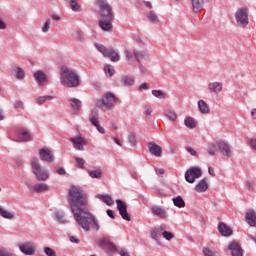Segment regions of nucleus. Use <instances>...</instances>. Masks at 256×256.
Segmentation results:
<instances>
[{"mask_svg": "<svg viewBox=\"0 0 256 256\" xmlns=\"http://www.w3.org/2000/svg\"><path fill=\"white\" fill-rule=\"evenodd\" d=\"M13 73H15V77L16 79H23L25 77V70H23V68L21 67H14L13 68Z\"/></svg>", "mask_w": 256, "mask_h": 256, "instance_id": "c9c22d12", "label": "nucleus"}, {"mask_svg": "<svg viewBox=\"0 0 256 256\" xmlns=\"http://www.w3.org/2000/svg\"><path fill=\"white\" fill-rule=\"evenodd\" d=\"M152 95L157 99H165L166 95L163 90H152Z\"/></svg>", "mask_w": 256, "mask_h": 256, "instance_id": "a18cd8bd", "label": "nucleus"}, {"mask_svg": "<svg viewBox=\"0 0 256 256\" xmlns=\"http://www.w3.org/2000/svg\"><path fill=\"white\" fill-rule=\"evenodd\" d=\"M147 17L151 23H159V16H157V13H155V11H149L147 13Z\"/></svg>", "mask_w": 256, "mask_h": 256, "instance_id": "58836bf2", "label": "nucleus"}, {"mask_svg": "<svg viewBox=\"0 0 256 256\" xmlns=\"http://www.w3.org/2000/svg\"><path fill=\"white\" fill-rule=\"evenodd\" d=\"M16 135L17 139L20 141H29V139H31V133L25 128L18 129Z\"/></svg>", "mask_w": 256, "mask_h": 256, "instance_id": "4be33fe9", "label": "nucleus"}, {"mask_svg": "<svg viewBox=\"0 0 256 256\" xmlns=\"http://www.w3.org/2000/svg\"><path fill=\"white\" fill-rule=\"evenodd\" d=\"M128 141L131 143L132 147H135L137 145V137H135L134 133H130L128 135Z\"/></svg>", "mask_w": 256, "mask_h": 256, "instance_id": "603ef678", "label": "nucleus"}, {"mask_svg": "<svg viewBox=\"0 0 256 256\" xmlns=\"http://www.w3.org/2000/svg\"><path fill=\"white\" fill-rule=\"evenodd\" d=\"M251 116L253 117V119H256V108H254V109L251 111Z\"/></svg>", "mask_w": 256, "mask_h": 256, "instance_id": "774afa93", "label": "nucleus"}, {"mask_svg": "<svg viewBox=\"0 0 256 256\" xmlns=\"http://www.w3.org/2000/svg\"><path fill=\"white\" fill-rule=\"evenodd\" d=\"M184 125L188 129H195V127L197 126V124L195 123V119H193L192 117L185 118Z\"/></svg>", "mask_w": 256, "mask_h": 256, "instance_id": "4c0bfd02", "label": "nucleus"}, {"mask_svg": "<svg viewBox=\"0 0 256 256\" xmlns=\"http://www.w3.org/2000/svg\"><path fill=\"white\" fill-rule=\"evenodd\" d=\"M201 168L199 167H191L185 172V180L187 183H195V179H199L202 175Z\"/></svg>", "mask_w": 256, "mask_h": 256, "instance_id": "6e6552de", "label": "nucleus"}, {"mask_svg": "<svg viewBox=\"0 0 256 256\" xmlns=\"http://www.w3.org/2000/svg\"><path fill=\"white\" fill-rule=\"evenodd\" d=\"M60 82L64 87H79V76L73 69L62 66L60 69Z\"/></svg>", "mask_w": 256, "mask_h": 256, "instance_id": "7ed1b4c3", "label": "nucleus"}, {"mask_svg": "<svg viewBox=\"0 0 256 256\" xmlns=\"http://www.w3.org/2000/svg\"><path fill=\"white\" fill-rule=\"evenodd\" d=\"M30 191H32V193H43V191H49V185L38 183L30 187Z\"/></svg>", "mask_w": 256, "mask_h": 256, "instance_id": "a878e982", "label": "nucleus"}, {"mask_svg": "<svg viewBox=\"0 0 256 256\" xmlns=\"http://www.w3.org/2000/svg\"><path fill=\"white\" fill-rule=\"evenodd\" d=\"M209 189V179L204 178L195 186L196 193H205Z\"/></svg>", "mask_w": 256, "mask_h": 256, "instance_id": "aec40b11", "label": "nucleus"}, {"mask_svg": "<svg viewBox=\"0 0 256 256\" xmlns=\"http://www.w3.org/2000/svg\"><path fill=\"white\" fill-rule=\"evenodd\" d=\"M99 199H101L108 206L113 205V198H111L109 195H100Z\"/></svg>", "mask_w": 256, "mask_h": 256, "instance_id": "79ce46f5", "label": "nucleus"}, {"mask_svg": "<svg viewBox=\"0 0 256 256\" xmlns=\"http://www.w3.org/2000/svg\"><path fill=\"white\" fill-rule=\"evenodd\" d=\"M90 123H92V125L96 127L99 133H105V128L99 125V111L97 109L92 110L91 116H90Z\"/></svg>", "mask_w": 256, "mask_h": 256, "instance_id": "ddd939ff", "label": "nucleus"}, {"mask_svg": "<svg viewBox=\"0 0 256 256\" xmlns=\"http://www.w3.org/2000/svg\"><path fill=\"white\" fill-rule=\"evenodd\" d=\"M116 204L122 219H124V221H131V216H129V212H127V204L122 200H116Z\"/></svg>", "mask_w": 256, "mask_h": 256, "instance_id": "1a4fd4ad", "label": "nucleus"}, {"mask_svg": "<svg viewBox=\"0 0 256 256\" xmlns=\"http://www.w3.org/2000/svg\"><path fill=\"white\" fill-rule=\"evenodd\" d=\"M203 255L204 256H219V254L207 247L203 248Z\"/></svg>", "mask_w": 256, "mask_h": 256, "instance_id": "de8ad7c7", "label": "nucleus"}, {"mask_svg": "<svg viewBox=\"0 0 256 256\" xmlns=\"http://www.w3.org/2000/svg\"><path fill=\"white\" fill-rule=\"evenodd\" d=\"M190 3L194 13H200L205 7V0H190Z\"/></svg>", "mask_w": 256, "mask_h": 256, "instance_id": "b1692460", "label": "nucleus"}, {"mask_svg": "<svg viewBox=\"0 0 256 256\" xmlns=\"http://www.w3.org/2000/svg\"><path fill=\"white\" fill-rule=\"evenodd\" d=\"M0 215L4 219H15V214L0 206Z\"/></svg>", "mask_w": 256, "mask_h": 256, "instance_id": "473e14b6", "label": "nucleus"}, {"mask_svg": "<svg viewBox=\"0 0 256 256\" xmlns=\"http://www.w3.org/2000/svg\"><path fill=\"white\" fill-rule=\"evenodd\" d=\"M163 231H167V224H160L159 226L153 227L150 235L154 241H159V237L163 235Z\"/></svg>", "mask_w": 256, "mask_h": 256, "instance_id": "4468645a", "label": "nucleus"}, {"mask_svg": "<svg viewBox=\"0 0 256 256\" xmlns=\"http://www.w3.org/2000/svg\"><path fill=\"white\" fill-rule=\"evenodd\" d=\"M56 173H58V175H65L67 172L65 171V168H58Z\"/></svg>", "mask_w": 256, "mask_h": 256, "instance_id": "052dcab7", "label": "nucleus"}, {"mask_svg": "<svg viewBox=\"0 0 256 256\" xmlns=\"http://www.w3.org/2000/svg\"><path fill=\"white\" fill-rule=\"evenodd\" d=\"M218 231L222 237H231L233 235V230L223 222L218 224Z\"/></svg>", "mask_w": 256, "mask_h": 256, "instance_id": "6ab92c4d", "label": "nucleus"}, {"mask_svg": "<svg viewBox=\"0 0 256 256\" xmlns=\"http://www.w3.org/2000/svg\"><path fill=\"white\" fill-rule=\"evenodd\" d=\"M104 72L107 77H113V74L115 73V69L111 68L110 65H106L104 67Z\"/></svg>", "mask_w": 256, "mask_h": 256, "instance_id": "09e8293b", "label": "nucleus"}, {"mask_svg": "<svg viewBox=\"0 0 256 256\" xmlns=\"http://www.w3.org/2000/svg\"><path fill=\"white\" fill-rule=\"evenodd\" d=\"M113 141H114V143H116V145H119L120 147L123 146V144L121 143V141L118 138L114 137Z\"/></svg>", "mask_w": 256, "mask_h": 256, "instance_id": "69168bd1", "label": "nucleus"}, {"mask_svg": "<svg viewBox=\"0 0 256 256\" xmlns=\"http://www.w3.org/2000/svg\"><path fill=\"white\" fill-rule=\"evenodd\" d=\"M19 249L21 253L24 255H34L35 254V248L33 247L32 242H25L19 246Z\"/></svg>", "mask_w": 256, "mask_h": 256, "instance_id": "a211bd4d", "label": "nucleus"}, {"mask_svg": "<svg viewBox=\"0 0 256 256\" xmlns=\"http://www.w3.org/2000/svg\"><path fill=\"white\" fill-rule=\"evenodd\" d=\"M208 90L210 93H215V95H218V93L223 91V84L221 82H210L208 84Z\"/></svg>", "mask_w": 256, "mask_h": 256, "instance_id": "412c9836", "label": "nucleus"}, {"mask_svg": "<svg viewBox=\"0 0 256 256\" xmlns=\"http://www.w3.org/2000/svg\"><path fill=\"white\" fill-rule=\"evenodd\" d=\"M198 109L203 115H209L211 113V108H209V104H207V102H205L204 100L198 101Z\"/></svg>", "mask_w": 256, "mask_h": 256, "instance_id": "bb28decb", "label": "nucleus"}, {"mask_svg": "<svg viewBox=\"0 0 256 256\" xmlns=\"http://www.w3.org/2000/svg\"><path fill=\"white\" fill-rule=\"evenodd\" d=\"M53 99V96H49V95H46V96H40L36 99V103L38 105H43L45 103V101H49Z\"/></svg>", "mask_w": 256, "mask_h": 256, "instance_id": "c03bdc74", "label": "nucleus"}, {"mask_svg": "<svg viewBox=\"0 0 256 256\" xmlns=\"http://www.w3.org/2000/svg\"><path fill=\"white\" fill-rule=\"evenodd\" d=\"M49 29H51V19H47L42 27L43 33H49Z\"/></svg>", "mask_w": 256, "mask_h": 256, "instance_id": "8fccbe9b", "label": "nucleus"}, {"mask_svg": "<svg viewBox=\"0 0 256 256\" xmlns=\"http://www.w3.org/2000/svg\"><path fill=\"white\" fill-rule=\"evenodd\" d=\"M134 57L140 63L143 59H149V55L143 51L134 50Z\"/></svg>", "mask_w": 256, "mask_h": 256, "instance_id": "2f4dec72", "label": "nucleus"}, {"mask_svg": "<svg viewBox=\"0 0 256 256\" xmlns=\"http://www.w3.org/2000/svg\"><path fill=\"white\" fill-rule=\"evenodd\" d=\"M118 99L115 96V94L108 92L106 93V95L102 98V101L97 103V107H99L100 109H113L115 103H117Z\"/></svg>", "mask_w": 256, "mask_h": 256, "instance_id": "0eeeda50", "label": "nucleus"}, {"mask_svg": "<svg viewBox=\"0 0 256 256\" xmlns=\"http://www.w3.org/2000/svg\"><path fill=\"white\" fill-rule=\"evenodd\" d=\"M173 204L175 207H178L179 209H183L185 207V200L181 196H177L172 199Z\"/></svg>", "mask_w": 256, "mask_h": 256, "instance_id": "f704fd0d", "label": "nucleus"}, {"mask_svg": "<svg viewBox=\"0 0 256 256\" xmlns=\"http://www.w3.org/2000/svg\"><path fill=\"white\" fill-rule=\"evenodd\" d=\"M74 149L77 151H85V145H87V141L82 136H76L70 139Z\"/></svg>", "mask_w": 256, "mask_h": 256, "instance_id": "9b49d317", "label": "nucleus"}, {"mask_svg": "<svg viewBox=\"0 0 256 256\" xmlns=\"http://www.w3.org/2000/svg\"><path fill=\"white\" fill-rule=\"evenodd\" d=\"M53 217L55 221H57L58 223H61L62 225H65V223H67V219H65V213L61 211L54 212Z\"/></svg>", "mask_w": 256, "mask_h": 256, "instance_id": "c756f323", "label": "nucleus"}, {"mask_svg": "<svg viewBox=\"0 0 256 256\" xmlns=\"http://www.w3.org/2000/svg\"><path fill=\"white\" fill-rule=\"evenodd\" d=\"M107 215L111 219H115V212H113V210H107Z\"/></svg>", "mask_w": 256, "mask_h": 256, "instance_id": "e2e57ef3", "label": "nucleus"}, {"mask_svg": "<svg viewBox=\"0 0 256 256\" xmlns=\"http://www.w3.org/2000/svg\"><path fill=\"white\" fill-rule=\"evenodd\" d=\"M245 187L248 189V191H253V184H251L249 181L246 182Z\"/></svg>", "mask_w": 256, "mask_h": 256, "instance_id": "680f3d73", "label": "nucleus"}, {"mask_svg": "<svg viewBox=\"0 0 256 256\" xmlns=\"http://www.w3.org/2000/svg\"><path fill=\"white\" fill-rule=\"evenodd\" d=\"M69 3L72 11H74L75 13H79V11H81V5L77 3V0H71Z\"/></svg>", "mask_w": 256, "mask_h": 256, "instance_id": "a19ab883", "label": "nucleus"}, {"mask_svg": "<svg viewBox=\"0 0 256 256\" xmlns=\"http://www.w3.org/2000/svg\"><path fill=\"white\" fill-rule=\"evenodd\" d=\"M151 213L155 217H159V219H163V220H166L169 217V215L167 214V210H165L163 206H157V205L152 206Z\"/></svg>", "mask_w": 256, "mask_h": 256, "instance_id": "f8f14e48", "label": "nucleus"}, {"mask_svg": "<svg viewBox=\"0 0 256 256\" xmlns=\"http://www.w3.org/2000/svg\"><path fill=\"white\" fill-rule=\"evenodd\" d=\"M217 149H219V146H217V141H216L208 146L207 148L208 155H210L211 157H215L217 153Z\"/></svg>", "mask_w": 256, "mask_h": 256, "instance_id": "72a5a7b5", "label": "nucleus"}, {"mask_svg": "<svg viewBox=\"0 0 256 256\" xmlns=\"http://www.w3.org/2000/svg\"><path fill=\"white\" fill-rule=\"evenodd\" d=\"M216 145L224 157H231V145H229V143L225 140H217Z\"/></svg>", "mask_w": 256, "mask_h": 256, "instance_id": "9d476101", "label": "nucleus"}, {"mask_svg": "<svg viewBox=\"0 0 256 256\" xmlns=\"http://www.w3.org/2000/svg\"><path fill=\"white\" fill-rule=\"evenodd\" d=\"M228 249L231 251L232 256H243V249L241 248V245L235 241H232L228 245Z\"/></svg>", "mask_w": 256, "mask_h": 256, "instance_id": "dca6fc26", "label": "nucleus"}, {"mask_svg": "<svg viewBox=\"0 0 256 256\" xmlns=\"http://www.w3.org/2000/svg\"><path fill=\"white\" fill-rule=\"evenodd\" d=\"M147 89H149V84L147 82L139 86V91H147Z\"/></svg>", "mask_w": 256, "mask_h": 256, "instance_id": "13d9d810", "label": "nucleus"}, {"mask_svg": "<svg viewBox=\"0 0 256 256\" xmlns=\"http://www.w3.org/2000/svg\"><path fill=\"white\" fill-rule=\"evenodd\" d=\"M152 113H153V110L151 109V107L149 106L144 107V114L146 115V117L151 116Z\"/></svg>", "mask_w": 256, "mask_h": 256, "instance_id": "6e6d98bb", "label": "nucleus"}, {"mask_svg": "<svg viewBox=\"0 0 256 256\" xmlns=\"http://www.w3.org/2000/svg\"><path fill=\"white\" fill-rule=\"evenodd\" d=\"M100 247H102V249H106L109 253H117V247L106 239H102L100 241Z\"/></svg>", "mask_w": 256, "mask_h": 256, "instance_id": "393cba45", "label": "nucleus"}, {"mask_svg": "<svg viewBox=\"0 0 256 256\" xmlns=\"http://www.w3.org/2000/svg\"><path fill=\"white\" fill-rule=\"evenodd\" d=\"M148 149L154 157H161L163 155V148L155 142L148 143Z\"/></svg>", "mask_w": 256, "mask_h": 256, "instance_id": "f3484780", "label": "nucleus"}, {"mask_svg": "<svg viewBox=\"0 0 256 256\" xmlns=\"http://www.w3.org/2000/svg\"><path fill=\"white\" fill-rule=\"evenodd\" d=\"M235 20L239 27H247L249 25V7L243 6L235 12Z\"/></svg>", "mask_w": 256, "mask_h": 256, "instance_id": "20e7f679", "label": "nucleus"}, {"mask_svg": "<svg viewBox=\"0 0 256 256\" xmlns=\"http://www.w3.org/2000/svg\"><path fill=\"white\" fill-rule=\"evenodd\" d=\"M31 165L33 173L38 181H47V179H49V173L47 172V170L41 168V164L37 162V160L33 158L31 160Z\"/></svg>", "mask_w": 256, "mask_h": 256, "instance_id": "39448f33", "label": "nucleus"}, {"mask_svg": "<svg viewBox=\"0 0 256 256\" xmlns=\"http://www.w3.org/2000/svg\"><path fill=\"white\" fill-rule=\"evenodd\" d=\"M44 253L47 256H57V252H55L51 247H44Z\"/></svg>", "mask_w": 256, "mask_h": 256, "instance_id": "3c124183", "label": "nucleus"}, {"mask_svg": "<svg viewBox=\"0 0 256 256\" xmlns=\"http://www.w3.org/2000/svg\"><path fill=\"white\" fill-rule=\"evenodd\" d=\"M125 57H126V61H128V63H132L133 60L135 59V53L133 50L126 48L124 51Z\"/></svg>", "mask_w": 256, "mask_h": 256, "instance_id": "e433bc0d", "label": "nucleus"}, {"mask_svg": "<svg viewBox=\"0 0 256 256\" xmlns=\"http://www.w3.org/2000/svg\"><path fill=\"white\" fill-rule=\"evenodd\" d=\"M51 17H52L53 21H61V17L57 14H52Z\"/></svg>", "mask_w": 256, "mask_h": 256, "instance_id": "0e129e2a", "label": "nucleus"}, {"mask_svg": "<svg viewBox=\"0 0 256 256\" xmlns=\"http://www.w3.org/2000/svg\"><path fill=\"white\" fill-rule=\"evenodd\" d=\"M166 117H167L170 121H176V119H177V113H175V111H173V110H167V111H166Z\"/></svg>", "mask_w": 256, "mask_h": 256, "instance_id": "49530a36", "label": "nucleus"}, {"mask_svg": "<svg viewBox=\"0 0 256 256\" xmlns=\"http://www.w3.org/2000/svg\"><path fill=\"white\" fill-rule=\"evenodd\" d=\"M74 160L76 161L79 169H85V160H83V158L74 157Z\"/></svg>", "mask_w": 256, "mask_h": 256, "instance_id": "864d4df0", "label": "nucleus"}, {"mask_svg": "<svg viewBox=\"0 0 256 256\" xmlns=\"http://www.w3.org/2000/svg\"><path fill=\"white\" fill-rule=\"evenodd\" d=\"M246 223H248L250 227H255V224H256L255 211L250 210L246 213Z\"/></svg>", "mask_w": 256, "mask_h": 256, "instance_id": "cd10ccee", "label": "nucleus"}, {"mask_svg": "<svg viewBox=\"0 0 256 256\" xmlns=\"http://www.w3.org/2000/svg\"><path fill=\"white\" fill-rule=\"evenodd\" d=\"M88 175H89V177H91V179H101V175H103V174H102L101 170H90L88 172Z\"/></svg>", "mask_w": 256, "mask_h": 256, "instance_id": "ea45409f", "label": "nucleus"}, {"mask_svg": "<svg viewBox=\"0 0 256 256\" xmlns=\"http://www.w3.org/2000/svg\"><path fill=\"white\" fill-rule=\"evenodd\" d=\"M95 47L99 53H102L103 57H108L113 63H117L121 59L119 53L113 49H109L102 44H95Z\"/></svg>", "mask_w": 256, "mask_h": 256, "instance_id": "423d86ee", "label": "nucleus"}, {"mask_svg": "<svg viewBox=\"0 0 256 256\" xmlns=\"http://www.w3.org/2000/svg\"><path fill=\"white\" fill-rule=\"evenodd\" d=\"M70 105H71L72 109H74V111H79L81 109V107L83 106V103L81 102V100H79L77 98H71Z\"/></svg>", "mask_w": 256, "mask_h": 256, "instance_id": "7c9ffc66", "label": "nucleus"}, {"mask_svg": "<svg viewBox=\"0 0 256 256\" xmlns=\"http://www.w3.org/2000/svg\"><path fill=\"white\" fill-rule=\"evenodd\" d=\"M120 81L124 87H133L135 85V78L132 76H122Z\"/></svg>", "mask_w": 256, "mask_h": 256, "instance_id": "c85d7f7f", "label": "nucleus"}, {"mask_svg": "<svg viewBox=\"0 0 256 256\" xmlns=\"http://www.w3.org/2000/svg\"><path fill=\"white\" fill-rule=\"evenodd\" d=\"M186 151L192 155V157H199V154L192 147H186Z\"/></svg>", "mask_w": 256, "mask_h": 256, "instance_id": "5fc2aeb1", "label": "nucleus"}, {"mask_svg": "<svg viewBox=\"0 0 256 256\" xmlns=\"http://www.w3.org/2000/svg\"><path fill=\"white\" fill-rule=\"evenodd\" d=\"M69 241H71V243H75L76 245L79 243L78 238L75 236H70Z\"/></svg>", "mask_w": 256, "mask_h": 256, "instance_id": "bf43d9fd", "label": "nucleus"}, {"mask_svg": "<svg viewBox=\"0 0 256 256\" xmlns=\"http://www.w3.org/2000/svg\"><path fill=\"white\" fill-rule=\"evenodd\" d=\"M162 237L166 239V241H172V239H175V234L173 232H169L167 230H164L162 232Z\"/></svg>", "mask_w": 256, "mask_h": 256, "instance_id": "37998d69", "label": "nucleus"}, {"mask_svg": "<svg viewBox=\"0 0 256 256\" xmlns=\"http://www.w3.org/2000/svg\"><path fill=\"white\" fill-rule=\"evenodd\" d=\"M41 161H47V163H53V152L47 148H42L39 150Z\"/></svg>", "mask_w": 256, "mask_h": 256, "instance_id": "2eb2a0df", "label": "nucleus"}, {"mask_svg": "<svg viewBox=\"0 0 256 256\" xmlns=\"http://www.w3.org/2000/svg\"><path fill=\"white\" fill-rule=\"evenodd\" d=\"M34 79L37 81L38 85H44L47 83V74L43 70H38L34 73Z\"/></svg>", "mask_w": 256, "mask_h": 256, "instance_id": "5701e85b", "label": "nucleus"}, {"mask_svg": "<svg viewBox=\"0 0 256 256\" xmlns=\"http://www.w3.org/2000/svg\"><path fill=\"white\" fill-rule=\"evenodd\" d=\"M97 5L99 7L98 27L106 33H111V31H113V21L115 19L113 8L106 0H97Z\"/></svg>", "mask_w": 256, "mask_h": 256, "instance_id": "f03ea898", "label": "nucleus"}, {"mask_svg": "<svg viewBox=\"0 0 256 256\" xmlns=\"http://www.w3.org/2000/svg\"><path fill=\"white\" fill-rule=\"evenodd\" d=\"M119 255L121 256H129V253L125 252L124 250L119 251Z\"/></svg>", "mask_w": 256, "mask_h": 256, "instance_id": "338daca9", "label": "nucleus"}, {"mask_svg": "<svg viewBox=\"0 0 256 256\" xmlns=\"http://www.w3.org/2000/svg\"><path fill=\"white\" fill-rule=\"evenodd\" d=\"M24 105H23V101H16L14 103V109H23Z\"/></svg>", "mask_w": 256, "mask_h": 256, "instance_id": "4d7b16f0", "label": "nucleus"}, {"mask_svg": "<svg viewBox=\"0 0 256 256\" xmlns=\"http://www.w3.org/2000/svg\"><path fill=\"white\" fill-rule=\"evenodd\" d=\"M68 201L74 219L79 227L84 229V231H91V227L94 231H99V223L95 219V216L89 212L87 208V196L81 188L73 186L69 190Z\"/></svg>", "mask_w": 256, "mask_h": 256, "instance_id": "f257e3e1", "label": "nucleus"}]
</instances>
